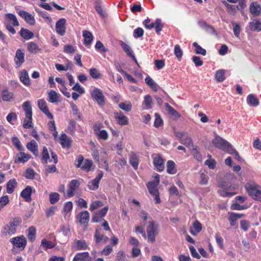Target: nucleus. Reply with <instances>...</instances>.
Returning a JSON list of instances; mask_svg holds the SVG:
<instances>
[{"label": "nucleus", "instance_id": "obj_27", "mask_svg": "<svg viewBox=\"0 0 261 261\" xmlns=\"http://www.w3.org/2000/svg\"><path fill=\"white\" fill-rule=\"evenodd\" d=\"M48 97L49 101L51 103L56 102L59 101V95L54 90H51L48 92Z\"/></svg>", "mask_w": 261, "mask_h": 261}, {"label": "nucleus", "instance_id": "obj_16", "mask_svg": "<svg viewBox=\"0 0 261 261\" xmlns=\"http://www.w3.org/2000/svg\"><path fill=\"white\" fill-rule=\"evenodd\" d=\"M94 8L97 13L102 18L107 16V13L103 10L102 7V1L101 0H95Z\"/></svg>", "mask_w": 261, "mask_h": 261}, {"label": "nucleus", "instance_id": "obj_38", "mask_svg": "<svg viewBox=\"0 0 261 261\" xmlns=\"http://www.w3.org/2000/svg\"><path fill=\"white\" fill-rule=\"evenodd\" d=\"M225 70H219L215 74V77L216 80L218 82H222L225 80Z\"/></svg>", "mask_w": 261, "mask_h": 261}, {"label": "nucleus", "instance_id": "obj_4", "mask_svg": "<svg viewBox=\"0 0 261 261\" xmlns=\"http://www.w3.org/2000/svg\"><path fill=\"white\" fill-rule=\"evenodd\" d=\"M93 99L100 107H103L106 104V98L101 90L98 88H95L91 93Z\"/></svg>", "mask_w": 261, "mask_h": 261}, {"label": "nucleus", "instance_id": "obj_9", "mask_svg": "<svg viewBox=\"0 0 261 261\" xmlns=\"http://www.w3.org/2000/svg\"><path fill=\"white\" fill-rule=\"evenodd\" d=\"M250 12L254 16H258L261 14V5L257 2H252L249 7Z\"/></svg>", "mask_w": 261, "mask_h": 261}, {"label": "nucleus", "instance_id": "obj_7", "mask_svg": "<svg viewBox=\"0 0 261 261\" xmlns=\"http://www.w3.org/2000/svg\"><path fill=\"white\" fill-rule=\"evenodd\" d=\"M66 20L65 18H60L56 23V31L57 33L60 35L63 36L66 32Z\"/></svg>", "mask_w": 261, "mask_h": 261}, {"label": "nucleus", "instance_id": "obj_49", "mask_svg": "<svg viewBox=\"0 0 261 261\" xmlns=\"http://www.w3.org/2000/svg\"><path fill=\"white\" fill-rule=\"evenodd\" d=\"M92 165V161L86 160L84 162L83 165H82L81 168L83 169L86 170L87 171H89L90 170Z\"/></svg>", "mask_w": 261, "mask_h": 261}, {"label": "nucleus", "instance_id": "obj_14", "mask_svg": "<svg viewBox=\"0 0 261 261\" xmlns=\"http://www.w3.org/2000/svg\"><path fill=\"white\" fill-rule=\"evenodd\" d=\"M14 61L17 65L20 66L24 62V53L23 50L18 49L17 50L14 58Z\"/></svg>", "mask_w": 261, "mask_h": 261}, {"label": "nucleus", "instance_id": "obj_41", "mask_svg": "<svg viewBox=\"0 0 261 261\" xmlns=\"http://www.w3.org/2000/svg\"><path fill=\"white\" fill-rule=\"evenodd\" d=\"M75 243L78 250L86 249L88 247V245L85 240H76Z\"/></svg>", "mask_w": 261, "mask_h": 261}, {"label": "nucleus", "instance_id": "obj_51", "mask_svg": "<svg viewBox=\"0 0 261 261\" xmlns=\"http://www.w3.org/2000/svg\"><path fill=\"white\" fill-rule=\"evenodd\" d=\"M96 135L99 137V139L106 140L108 139V135L105 130H100L96 133Z\"/></svg>", "mask_w": 261, "mask_h": 261}, {"label": "nucleus", "instance_id": "obj_46", "mask_svg": "<svg viewBox=\"0 0 261 261\" xmlns=\"http://www.w3.org/2000/svg\"><path fill=\"white\" fill-rule=\"evenodd\" d=\"M28 238L31 241H33L35 239L36 229L34 227L31 226L28 230Z\"/></svg>", "mask_w": 261, "mask_h": 261}, {"label": "nucleus", "instance_id": "obj_32", "mask_svg": "<svg viewBox=\"0 0 261 261\" xmlns=\"http://www.w3.org/2000/svg\"><path fill=\"white\" fill-rule=\"evenodd\" d=\"M94 238L96 243H99L101 241L106 242L108 240V237L105 236L103 234H99L97 229H96L95 230Z\"/></svg>", "mask_w": 261, "mask_h": 261}, {"label": "nucleus", "instance_id": "obj_8", "mask_svg": "<svg viewBox=\"0 0 261 261\" xmlns=\"http://www.w3.org/2000/svg\"><path fill=\"white\" fill-rule=\"evenodd\" d=\"M10 242L15 246L18 248H22V249H24L27 245V240L22 236L13 238L10 240Z\"/></svg>", "mask_w": 261, "mask_h": 261}, {"label": "nucleus", "instance_id": "obj_20", "mask_svg": "<svg viewBox=\"0 0 261 261\" xmlns=\"http://www.w3.org/2000/svg\"><path fill=\"white\" fill-rule=\"evenodd\" d=\"M249 28L252 31L259 32L261 31V20L254 19L249 23Z\"/></svg>", "mask_w": 261, "mask_h": 261}, {"label": "nucleus", "instance_id": "obj_18", "mask_svg": "<svg viewBox=\"0 0 261 261\" xmlns=\"http://www.w3.org/2000/svg\"><path fill=\"white\" fill-rule=\"evenodd\" d=\"M153 164L159 171H162L164 169V161L159 155L154 158Z\"/></svg>", "mask_w": 261, "mask_h": 261}, {"label": "nucleus", "instance_id": "obj_60", "mask_svg": "<svg viewBox=\"0 0 261 261\" xmlns=\"http://www.w3.org/2000/svg\"><path fill=\"white\" fill-rule=\"evenodd\" d=\"M21 222V219L18 218H15L10 222V225H12L14 228L16 229V227L19 226Z\"/></svg>", "mask_w": 261, "mask_h": 261}, {"label": "nucleus", "instance_id": "obj_29", "mask_svg": "<svg viewBox=\"0 0 261 261\" xmlns=\"http://www.w3.org/2000/svg\"><path fill=\"white\" fill-rule=\"evenodd\" d=\"M27 148L32 151L35 154L37 155L38 154V150L37 149V144L34 140H32L27 144Z\"/></svg>", "mask_w": 261, "mask_h": 261}, {"label": "nucleus", "instance_id": "obj_39", "mask_svg": "<svg viewBox=\"0 0 261 261\" xmlns=\"http://www.w3.org/2000/svg\"><path fill=\"white\" fill-rule=\"evenodd\" d=\"M175 163L172 161H168L167 163V171L170 174H175L176 173L174 169Z\"/></svg>", "mask_w": 261, "mask_h": 261}, {"label": "nucleus", "instance_id": "obj_58", "mask_svg": "<svg viewBox=\"0 0 261 261\" xmlns=\"http://www.w3.org/2000/svg\"><path fill=\"white\" fill-rule=\"evenodd\" d=\"M193 227L196 232L198 233L202 230V225L197 220H196L193 224Z\"/></svg>", "mask_w": 261, "mask_h": 261}, {"label": "nucleus", "instance_id": "obj_15", "mask_svg": "<svg viewBox=\"0 0 261 261\" xmlns=\"http://www.w3.org/2000/svg\"><path fill=\"white\" fill-rule=\"evenodd\" d=\"M79 186L80 183L77 180L73 179L71 180L67 192L68 196L72 197L74 195V191L79 187Z\"/></svg>", "mask_w": 261, "mask_h": 261}, {"label": "nucleus", "instance_id": "obj_31", "mask_svg": "<svg viewBox=\"0 0 261 261\" xmlns=\"http://www.w3.org/2000/svg\"><path fill=\"white\" fill-rule=\"evenodd\" d=\"M145 82L147 84V85L152 89L153 91H158V85L156 83H155L150 76H147L145 79Z\"/></svg>", "mask_w": 261, "mask_h": 261}, {"label": "nucleus", "instance_id": "obj_45", "mask_svg": "<svg viewBox=\"0 0 261 261\" xmlns=\"http://www.w3.org/2000/svg\"><path fill=\"white\" fill-rule=\"evenodd\" d=\"M25 114H32L31 105L30 101H25L22 105Z\"/></svg>", "mask_w": 261, "mask_h": 261}, {"label": "nucleus", "instance_id": "obj_55", "mask_svg": "<svg viewBox=\"0 0 261 261\" xmlns=\"http://www.w3.org/2000/svg\"><path fill=\"white\" fill-rule=\"evenodd\" d=\"M174 54L178 59H180L182 56V51L178 44H176L174 47Z\"/></svg>", "mask_w": 261, "mask_h": 261}, {"label": "nucleus", "instance_id": "obj_47", "mask_svg": "<svg viewBox=\"0 0 261 261\" xmlns=\"http://www.w3.org/2000/svg\"><path fill=\"white\" fill-rule=\"evenodd\" d=\"M49 158V153L48 150L46 147L44 146L43 148V152L42 153V160L43 163L46 164L47 162V160Z\"/></svg>", "mask_w": 261, "mask_h": 261}, {"label": "nucleus", "instance_id": "obj_52", "mask_svg": "<svg viewBox=\"0 0 261 261\" xmlns=\"http://www.w3.org/2000/svg\"><path fill=\"white\" fill-rule=\"evenodd\" d=\"M34 175L35 172L32 169L28 168L27 169L24 176L27 179H32L34 178Z\"/></svg>", "mask_w": 261, "mask_h": 261}, {"label": "nucleus", "instance_id": "obj_23", "mask_svg": "<svg viewBox=\"0 0 261 261\" xmlns=\"http://www.w3.org/2000/svg\"><path fill=\"white\" fill-rule=\"evenodd\" d=\"M143 105L145 106L146 109L150 110L152 108L153 102L150 95H147L144 96Z\"/></svg>", "mask_w": 261, "mask_h": 261}, {"label": "nucleus", "instance_id": "obj_22", "mask_svg": "<svg viewBox=\"0 0 261 261\" xmlns=\"http://www.w3.org/2000/svg\"><path fill=\"white\" fill-rule=\"evenodd\" d=\"M83 36L84 38V44L86 46H88L91 44L93 40V35L92 33L87 30L84 31Z\"/></svg>", "mask_w": 261, "mask_h": 261}, {"label": "nucleus", "instance_id": "obj_24", "mask_svg": "<svg viewBox=\"0 0 261 261\" xmlns=\"http://www.w3.org/2000/svg\"><path fill=\"white\" fill-rule=\"evenodd\" d=\"M20 80L21 82L26 86H29L31 84L29 75L26 70H23L21 71Z\"/></svg>", "mask_w": 261, "mask_h": 261}, {"label": "nucleus", "instance_id": "obj_28", "mask_svg": "<svg viewBox=\"0 0 261 261\" xmlns=\"http://www.w3.org/2000/svg\"><path fill=\"white\" fill-rule=\"evenodd\" d=\"M129 161L134 168L137 170L138 167V159L137 155L134 152L130 153Z\"/></svg>", "mask_w": 261, "mask_h": 261}, {"label": "nucleus", "instance_id": "obj_37", "mask_svg": "<svg viewBox=\"0 0 261 261\" xmlns=\"http://www.w3.org/2000/svg\"><path fill=\"white\" fill-rule=\"evenodd\" d=\"M89 73L90 76L95 79H98L101 77V74L98 69L95 68L90 69L89 70Z\"/></svg>", "mask_w": 261, "mask_h": 261}, {"label": "nucleus", "instance_id": "obj_17", "mask_svg": "<svg viewBox=\"0 0 261 261\" xmlns=\"http://www.w3.org/2000/svg\"><path fill=\"white\" fill-rule=\"evenodd\" d=\"M91 257L87 252L79 253L74 257L73 261H90Z\"/></svg>", "mask_w": 261, "mask_h": 261}, {"label": "nucleus", "instance_id": "obj_63", "mask_svg": "<svg viewBox=\"0 0 261 261\" xmlns=\"http://www.w3.org/2000/svg\"><path fill=\"white\" fill-rule=\"evenodd\" d=\"M64 51L68 54H73L75 52V49L72 45L67 44L64 46Z\"/></svg>", "mask_w": 261, "mask_h": 261}, {"label": "nucleus", "instance_id": "obj_59", "mask_svg": "<svg viewBox=\"0 0 261 261\" xmlns=\"http://www.w3.org/2000/svg\"><path fill=\"white\" fill-rule=\"evenodd\" d=\"M228 153L234 155V158L237 160L238 161H240L241 158L240 156L239 153L237 152V151L233 148L232 146L231 147V148L229 149L228 151L227 152Z\"/></svg>", "mask_w": 261, "mask_h": 261}, {"label": "nucleus", "instance_id": "obj_33", "mask_svg": "<svg viewBox=\"0 0 261 261\" xmlns=\"http://www.w3.org/2000/svg\"><path fill=\"white\" fill-rule=\"evenodd\" d=\"M247 102L249 105L252 106H256L259 103V101L257 98L253 94H250L247 97Z\"/></svg>", "mask_w": 261, "mask_h": 261}, {"label": "nucleus", "instance_id": "obj_1", "mask_svg": "<svg viewBox=\"0 0 261 261\" xmlns=\"http://www.w3.org/2000/svg\"><path fill=\"white\" fill-rule=\"evenodd\" d=\"M258 186L253 182H248L245 188L249 195L255 200L261 202V190H259Z\"/></svg>", "mask_w": 261, "mask_h": 261}, {"label": "nucleus", "instance_id": "obj_35", "mask_svg": "<svg viewBox=\"0 0 261 261\" xmlns=\"http://www.w3.org/2000/svg\"><path fill=\"white\" fill-rule=\"evenodd\" d=\"M17 184V182L15 179L10 180L7 184V192L9 194L13 192L15 186Z\"/></svg>", "mask_w": 261, "mask_h": 261}, {"label": "nucleus", "instance_id": "obj_11", "mask_svg": "<svg viewBox=\"0 0 261 261\" xmlns=\"http://www.w3.org/2000/svg\"><path fill=\"white\" fill-rule=\"evenodd\" d=\"M35 192V190L30 186H28L26 188L22 190L21 192L20 195L23 197L27 202H31L32 200L31 195L32 192Z\"/></svg>", "mask_w": 261, "mask_h": 261}, {"label": "nucleus", "instance_id": "obj_64", "mask_svg": "<svg viewBox=\"0 0 261 261\" xmlns=\"http://www.w3.org/2000/svg\"><path fill=\"white\" fill-rule=\"evenodd\" d=\"M192 60L196 66H202L203 64V62L201 60L200 58L198 56H193L192 58Z\"/></svg>", "mask_w": 261, "mask_h": 261}, {"label": "nucleus", "instance_id": "obj_25", "mask_svg": "<svg viewBox=\"0 0 261 261\" xmlns=\"http://www.w3.org/2000/svg\"><path fill=\"white\" fill-rule=\"evenodd\" d=\"M37 103L39 108L44 114H51L48 111L46 102L43 99H39Z\"/></svg>", "mask_w": 261, "mask_h": 261}, {"label": "nucleus", "instance_id": "obj_53", "mask_svg": "<svg viewBox=\"0 0 261 261\" xmlns=\"http://www.w3.org/2000/svg\"><path fill=\"white\" fill-rule=\"evenodd\" d=\"M144 34V30L141 28H138L134 31L133 36L135 38H137L141 37Z\"/></svg>", "mask_w": 261, "mask_h": 261}, {"label": "nucleus", "instance_id": "obj_42", "mask_svg": "<svg viewBox=\"0 0 261 261\" xmlns=\"http://www.w3.org/2000/svg\"><path fill=\"white\" fill-rule=\"evenodd\" d=\"M119 108L126 111V112H129L132 110V104L130 102L127 101L125 102H121L119 104Z\"/></svg>", "mask_w": 261, "mask_h": 261}, {"label": "nucleus", "instance_id": "obj_21", "mask_svg": "<svg viewBox=\"0 0 261 261\" xmlns=\"http://www.w3.org/2000/svg\"><path fill=\"white\" fill-rule=\"evenodd\" d=\"M59 139L63 147L69 148L71 147V141L69 138H67L65 134H62Z\"/></svg>", "mask_w": 261, "mask_h": 261}, {"label": "nucleus", "instance_id": "obj_61", "mask_svg": "<svg viewBox=\"0 0 261 261\" xmlns=\"http://www.w3.org/2000/svg\"><path fill=\"white\" fill-rule=\"evenodd\" d=\"M9 202V198L7 196H4L0 198V210Z\"/></svg>", "mask_w": 261, "mask_h": 261}, {"label": "nucleus", "instance_id": "obj_3", "mask_svg": "<svg viewBox=\"0 0 261 261\" xmlns=\"http://www.w3.org/2000/svg\"><path fill=\"white\" fill-rule=\"evenodd\" d=\"M212 142L215 147L227 152L232 146L228 141L219 136H215Z\"/></svg>", "mask_w": 261, "mask_h": 261}, {"label": "nucleus", "instance_id": "obj_36", "mask_svg": "<svg viewBox=\"0 0 261 261\" xmlns=\"http://www.w3.org/2000/svg\"><path fill=\"white\" fill-rule=\"evenodd\" d=\"M2 98L4 101H10L13 98V94L8 90H4L2 92Z\"/></svg>", "mask_w": 261, "mask_h": 261}, {"label": "nucleus", "instance_id": "obj_57", "mask_svg": "<svg viewBox=\"0 0 261 261\" xmlns=\"http://www.w3.org/2000/svg\"><path fill=\"white\" fill-rule=\"evenodd\" d=\"M163 124V119L161 118L160 115H155V118L154 122V126L155 127H159Z\"/></svg>", "mask_w": 261, "mask_h": 261}, {"label": "nucleus", "instance_id": "obj_43", "mask_svg": "<svg viewBox=\"0 0 261 261\" xmlns=\"http://www.w3.org/2000/svg\"><path fill=\"white\" fill-rule=\"evenodd\" d=\"M60 195L58 193H51L49 194V201L52 204L56 203L59 200Z\"/></svg>", "mask_w": 261, "mask_h": 261}, {"label": "nucleus", "instance_id": "obj_34", "mask_svg": "<svg viewBox=\"0 0 261 261\" xmlns=\"http://www.w3.org/2000/svg\"><path fill=\"white\" fill-rule=\"evenodd\" d=\"M28 50L31 53L36 54L40 50V49L36 43L30 42L28 44Z\"/></svg>", "mask_w": 261, "mask_h": 261}, {"label": "nucleus", "instance_id": "obj_56", "mask_svg": "<svg viewBox=\"0 0 261 261\" xmlns=\"http://www.w3.org/2000/svg\"><path fill=\"white\" fill-rule=\"evenodd\" d=\"M165 109L169 114H178V113L168 103H165Z\"/></svg>", "mask_w": 261, "mask_h": 261}, {"label": "nucleus", "instance_id": "obj_48", "mask_svg": "<svg viewBox=\"0 0 261 261\" xmlns=\"http://www.w3.org/2000/svg\"><path fill=\"white\" fill-rule=\"evenodd\" d=\"M103 206V203L100 201H95L90 205V210L93 211Z\"/></svg>", "mask_w": 261, "mask_h": 261}, {"label": "nucleus", "instance_id": "obj_50", "mask_svg": "<svg viewBox=\"0 0 261 261\" xmlns=\"http://www.w3.org/2000/svg\"><path fill=\"white\" fill-rule=\"evenodd\" d=\"M231 24L233 25V31L234 34L236 37H238L240 35L241 28L240 25L237 24L235 22L232 21Z\"/></svg>", "mask_w": 261, "mask_h": 261}, {"label": "nucleus", "instance_id": "obj_30", "mask_svg": "<svg viewBox=\"0 0 261 261\" xmlns=\"http://www.w3.org/2000/svg\"><path fill=\"white\" fill-rule=\"evenodd\" d=\"M15 231V228H14L12 225H10V223H9L4 226L2 233L5 235L12 234H14Z\"/></svg>", "mask_w": 261, "mask_h": 261}, {"label": "nucleus", "instance_id": "obj_13", "mask_svg": "<svg viewBox=\"0 0 261 261\" xmlns=\"http://www.w3.org/2000/svg\"><path fill=\"white\" fill-rule=\"evenodd\" d=\"M119 44H120V46L122 47V48H123L124 52L126 54V55L128 57L131 58L138 64V62H137L134 55L133 53V51H132L130 47L128 44H127L126 43H125L124 42H123L122 41H120Z\"/></svg>", "mask_w": 261, "mask_h": 261}, {"label": "nucleus", "instance_id": "obj_40", "mask_svg": "<svg viewBox=\"0 0 261 261\" xmlns=\"http://www.w3.org/2000/svg\"><path fill=\"white\" fill-rule=\"evenodd\" d=\"M116 119L120 125H126L128 123V119L125 115H117L116 116Z\"/></svg>", "mask_w": 261, "mask_h": 261}, {"label": "nucleus", "instance_id": "obj_12", "mask_svg": "<svg viewBox=\"0 0 261 261\" xmlns=\"http://www.w3.org/2000/svg\"><path fill=\"white\" fill-rule=\"evenodd\" d=\"M103 176V173L102 171H100V173L97 175V176L91 181L89 182L88 184V186L89 188L92 190H97L98 188V185L99 183L100 180Z\"/></svg>", "mask_w": 261, "mask_h": 261}, {"label": "nucleus", "instance_id": "obj_5", "mask_svg": "<svg viewBox=\"0 0 261 261\" xmlns=\"http://www.w3.org/2000/svg\"><path fill=\"white\" fill-rule=\"evenodd\" d=\"M158 224L154 221L149 222V225L147 227V233L148 239L151 243H153L155 240V236L158 233Z\"/></svg>", "mask_w": 261, "mask_h": 261}, {"label": "nucleus", "instance_id": "obj_10", "mask_svg": "<svg viewBox=\"0 0 261 261\" xmlns=\"http://www.w3.org/2000/svg\"><path fill=\"white\" fill-rule=\"evenodd\" d=\"M18 14L29 24L33 25L35 24V18L30 13L25 11L20 10Z\"/></svg>", "mask_w": 261, "mask_h": 261}, {"label": "nucleus", "instance_id": "obj_26", "mask_svg": "<svg viewBox=\"0 0 261 261\" xmlns=\"http://www.w3.org/2000/svg\"><path fill=\"white\" fill-rule=\"evenodd\" d=\"M20 35L22 37L27 40H29L34 36V33L24 28H21L20 31Z\"/></svg>", "mask_w": 261, "mask_h": 261}, {"label": "nucleus", "instance_id": "obj_6", "mask_svg": "<svg viewBox=\"0 0 261 261\" xmlns=\"http://www.w3.org/2000/svg\"><path fill=\"white\" fill-rule=\"evenodd\" d=\"M150 22V19L147 18L146 19L143 23L145 25V27L147 29H152L154 27H155V32L159 34L162 30L163 28V25L161 23V20L159 19H157L155 22H151L150 24H148V23Z\"/></svg>", "mask_w": 261, "mask_h": 261}, {"label": "nucleus", "instance_id": "obj_62", "mask_svg": "<svg viewBox=\"0 0 261 261\" xmlns=\"http://www.w3.org/2000/svg\"><path fill=\"white\" fill-rule=\"evenodd\" d=\"M180 142L181 144L188 146L192 143V140L190 137L185 136Z\"/></svg>", "mask_w": 261, "mask_h": 261}, {"label": "nucleus", "instance_id": "obj_19", "mask_svg": "<svg viewBox=\"0 0 261 261\" xmlns=\"http://www.w3.org/2000/svg\"><path fill=\"white\" fill-rule=\"evenodd\" d=\"M77 219L81 224H85L89 220V213L88 211L81 212L77 216Z\"/></svg>", "mask_w": 261, "mask_h": 261}, {"label": "nucleus", "instance_id": "obj_44", "mask_svg": "<svg viewBox=\"0 0 261 261\" xmlns=\"http://www.w3.org/2000/svg\"><path fill=\"white\" fill-rule=\"evenodd\" d=\"M32 116V115H29L24 120L23 126L25 128H30L32 127L33 122Z\"/></svg>", "mask_w": 261, "mask_h": 261}, {"label": "nucleus", "instance_id": "obj_54", "mask_svg": "<svg viewBox=\"0 0 261 261\" xmlns=\"http://www.w3.org/2000/svg\"><path fill=\"white\" fill-rule=\"evenodd\" d=\"M41 244L45 247V249H47L48 248H53L55 246L53 242L51 241H48L45 239H43L42 240Z\"/></svg>", "mask_w": 261, "mask_h": 261}, {"label": "nucleus", "instance_id": "obj_2", "mask_svg": "<svg viewBox=\"0 0 261 261\" xmlns=\"http://www.w3.org/2000/svg\"><path fill=\"white\" fill-rule=\"evenodd\" d=\"M7 22L5 23L6 29L11 34L16 33V31L13 27H17L19 25L16 16L12 13H7L5 16Z\"/></svg>", "mask_w": 261, "mask_h": 261}]
</instances>
